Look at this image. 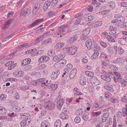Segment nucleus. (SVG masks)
<instances>
[{
	"label": "nucleus",
	"instance_id": "obj_1",
	"mask_svg": "<svg viewBox=\"0 0 127 127\" xmlns=\"http://www.w3.org/2000/svg\"><path fill=\"white\" fill-rule=\"evenodd\" d=\"M102 73L104 74L101 75V77L102 79L109 82L111 81V78L112 77L111 75L105 72L104 71H102Z\"/></svg>",
	"mask_w": 127,
	"mask_h": 127
},
{
	"label": "nucleus",
	"instance_id": "obj_2",
	"mask_svg": "<svg viewBox=\"0 0 127 127\" xmlns=\"http://www.w3.org/2000/svg\"><path fill=\"white\" fill-rule=\"evenodd\" d=\"M31 119L29 118H27L26 119L22 121L20 123V125L22 127L28 126L30 124L31 122Z\"/></svg>",
	"mask_w": 127,
	"mask_h": 127
},
{
	"label": "nucleus",
	"instance_id": "obj_3",
	"mask_svg": "<svg viewBox=\"0 0 127 127\" xmlns=\"http://www.w3.org/2000/svg\"><path fill=\"white\" fill-rule=\"evenodd\" d=\"M90 81L93 87L95 86L99 85L100 83L99 81L97 79L96 77L95 76H94L91 78Z\"/></svg>",
	"mask_w": 127,
	"mask_h": 127
},
{
	"label": "nucleus",
	"instance_id": "obj_4",
	"mask_svg": "<svg viewBox=\"0 0 127 127\" xmlns=\"http://www.w3.org/2000/svg\"><path fill=\"white\" fill-rule=\"evenodd\" d=\"M69 27V26L67 25H64L61 26L59 29V32L61 33L65 32L67 30V32H68V29Z\"/></svg>",
	"mask_w": 127,
	"mask_h": 127
},
{
	"label": "nucleus",
	"instance_id": "obj_5",
	"mask_svg": "<svg viewBox=\"0 0 127 127\" xmlns=\"http://www.w3.org/2000/svg\"><path fill=\"white\" fill-rule=\"evenodd\" d=\"M60 73V71L57 70L54 71L52 73L51 77L52 79H55L58 77Z\"/></svg>",
	"mask_w": 127,
	"mask_h": 127
},
{
	"label": "nucleus",
	"instance_id": "obj_6",
	"mask_svg": "<svg viewBox=\"0 0 127 127\" xmlns=\"http://www.w3.org/2000/svg\"><path fill=\"white\" fill-rule=\"evenodd\" d=\"M46 79L44 78H39L37 79V81L32 82V83L34 85H39L40 84L43 83V82L45 81Z\"/></svg>",
	"mask_w": 127,
	"mask_h": 127
},
{
	"label": "nucleus",
	"instance_id": "obj_7",
	"mask_svg": "<svg viewBox=\"0 0 127 127\" xmlns=\"http://www.w3.org/2000/svg\"><path fill=\"white\" fill-rule=\"evenodd\" d=\"M50 59V58L49 57L45 55L42 56L38 60V61L39 62L43 63L46 62L48 61Z\"/></svg>",
	"mask_w": 127,
	"mask_h": 127
},
{
	"label": "nucleus",
	"instance_id": "obj_8",
	"mask_svg": "<svg viewBox=\"0 0 127 127\" xmlns=\"http://www.w3.org/2000/svg\"><path fill=\"white\" fill-rule=\"evenodd\" d=\"M31 9L30 8H29L27 9H24L21 12V14L23 17L29 15L31 13Z\"/></svg>",
	"mask_w": 127,
	"mask_h": 127
},
{
	"label": "nucleus",
	"instance_id": "obj_9",
	"mask_svg": "<svg viewBox=\"0 0 127 127\" xmlns=\"http://www.w3.org/2000/svg\"><path fill=\"white\" fill-rule=\"evenodd\" d=\"M13 20L11 19L6 22L2 26V27L3 29L5 30L11 25V24L13 22Z\"/></svg>",
	"mask_w": 127,
	"mask_h": 127
},
{
	"label": "nucleus",
	"instance_id": "obj_10",
	"mask_svg": "<svg viewBox=\"0 0 127 127\" xmlns=\"http://www.w3.org/2000/svg\"><path fill=\"white\" fill-rule=\"evenodd\" d=\"M64 100L63 99L61 98L59 100H57V106L58 109H61L63 105V102Z\"/></svg>",
	"mask_w": 127,
	"mask_h": 127
},
{
	"label": "nucleus",
	"instance_id": "obj_11",
	"mask_svg": "<svg viewBox=\"0 0 127 127\" xmlns=\"http://www.w3.org/2000/svg\"><path fill=\"white\" fill-rule=\"evenodd\" d=\"M50 6H51L50 1L49 0H48L45 2L43 4V8L44 11H46L48 9V7Z\"/></svg>",
	"mask_w": 127,
	"mask_h": 127
},
{
	"label": "nucleus",
	"instance_id": "obj_12",
	"mask_svg": "<svg viewBox=\"0 0 127 127\" xmlns=\"http://www.w3.org/2000/svg\"><path fill=\"white\" fill-rule=\"evenodd\" d=\"M116 27L114 28L113 26H110L109 28V33L110 35H113L115 34L116 32Z\"/></svg>",
	"mask_w": 127,
	"mask_h": 127
},
{
	"label": "nucleus",
	"instance_id": "obj_13",
	"mask_svg": "<svg viewBox=\"0 0 127 127\" xmlns=\"http://www.w3.org/2000/svg\"><path fill=\"white\" fill-rule=\"evenodd\" d=\"M114 18L117 19L118 22H120L121 23H123L125 21V18L123 16L118 14L114 16Z\"/></svg>",
	"mask_w": 127,
	"mask_h": 127
},
{
	"label": "nucleus",
	"instance_id": "obj_14",
	"mask_svg": "<svg viewBox=\"0 0 127 127\" xmlns=\"http://www.w3.org/2000/svg\"><path fill=\"white\" fill-rule=\"evenodd\" d=\"M103 87L104 88L110 92H113L114 91V89L112 85L105 84L104 85Z\"/></svg>",
	"mask_w": 127,
	"mask_h": 127
},
{
	"label": "nucleus",
	"instance_id": "obj_15",
	"mask_svg": "<svg viewBox=\"0 0 127 127\" xmlns=\"http://www.w3.org/2000/svg\"><path fill=\"white\" fill-rule=\"evenodd\" d=\"M68 50V52L70 55H73L75 53L77 50L76 47L75 46L69 47L67 49Z\"/></svg>",
	"mask_w": 127,
	"mask_h": 127
},
{
	"label": "nucleus",
	"instance_id": "obj_16",
	"mask_svg": "<svg viewBox=\"0 0 127 127\" xmlns=\"http://www.w3.org/2000/svg\"><path fill=\"white\" fill-rule=\"evenodd\" d=\"M93 106L94 110H97L98 109L102 108L103 105L101 104L96 103H94Z\"/></svg>",
	"mask_w": 127,
	"mask_h": 127
},
{
	"label": "nucleus",
	"instance_id": "obj_17",
	"mask_svg": "<svg viewBox=\"0 0 127 127\" xmlns=\"http://www.w3.org/2000/svg\"><path fill=\"white\" fill-rule=\"evenodd\" d=\"M76 72L77 69L75 68H73L71 70L70 75H69V78L70 79L73 78L75 76Z\"/></svg>",
	"mask_w": 127,
	"mask_h": 127
},
{
	"label": "nucleus",
	"instance_id": "obj_18",
	"mask_svg": "<svg viewBox=\"0 0 127 127\" xmlns=\"http://www.w3.org/2000/svg\"><path fill=\"white\" fill-rule=\"evenodd\" d=\"M86 45L87 48L90 49L92 47V42L91 39H88L86 42Z\"/></svg>",
	"mask_w": 127,
	"mask_h": 127
},
{
	"label": "nucleus",
	"instance_id": "obj_19",
	"mask_svg": "<svg viewBox=\"0 0 127 127\" xmlns=\"http://www.w3.org/2000/svg\"><path fill=\"white\" fill-rule=\"evenodd\" d=\"M78 37L77 35H74L73 37L68 40V42L70 43H72L77 39Z\"/></svg>",
	"mask_w": 127,
	"mask_h": 127
},
{
	"label": "nucleus",
	"instance_id": "obj_20",
	"mask_svg": "<svg viewBox=\"0 0 127 127\" xmlns=\"http://www.w3.org/2000/svg\"><path fill=\"white\" fill-rule=\"evenodd\" d=\"M31 60L30 58L26 59H24L23 62L22 63V65L24 66L26 65L31 63Z\"/></svg>",
	"mask_w": 127,
	"mask_h": 127
},
{
	"label": "nucleus",
	"instance_id": "obj_21",
	"mask_svg": "<svg viewBox=\"0 0 127 127\" xmlns=\"http://www.w3.org/2000/svg\"><path fill=\"white\" fill-rule=\"evenodd\" d=\"M91 3L93 5L96 7H99L101 5L100 3L96 0H92Z\"/></svg>",
	"mask_w": 127,
	"mask_h": 127
},
{
	"label": "nucleus",
	"instance_id": "obj_22",
	"mask_svg": "<svg viewBox=\"0 0 127 127\" xmlns=\"http://www.w3.org/2000/svg\"><path fill=\"white\" fill-rule=\"evenodd\" d=\"M106 38L108 42L111 43H114L115 41V40L113 37L110 35H107Z\"/></svg>",
	"mask_w": 127,
	"mask_h": 127
},
{
	"label": "nucleus",
	"instance_id": "obj_23",
	"mask_svg": "<svg viewBox=\"0 0 127 127\" xmlns=\"http://www.w3.org/2000/svg\"><path fill=\"white\" fill-rule=\"evenodd\" d=\"M49 32H47L44 33L42 35H41L39 37H37L36 38V40L39 41L40 40V39L45 38L48 35V34Z\"/></svg>",
	"mask_w": 127,
	"mask_h": 127
},
{
	"label": "nucleus",
	"instance_id": "obj_24",
	"mask_svg": "<svg viewBox=\"0 0 127 127\" xmlns=\"http://www.w3.org/2000/svg\"><path fill=\"white\" fill-rule=\"evenodd\" d=\"M50 125V123L45 121L42 122L41 125V127H49Z\"/></svg>",
	"mask_w": 127,
	"mask_h": 127
},
{
	"label": "nucleus",
	"instance_id": "obj_25",
	"mask_svg": "<svg viewBox=\"0 0 127 127\" xmlns=\"http://www.w3.org/2000/svg\"><path fill=\"white\" fill-rule=\"evenodd\" d=\"M24 72L21 71H16L13 73V74L15 75L18 77H21L24 74Z\"/></svg>",
	"mask_w": 127,
	"mask_h": 127
},
{
	"label": "nucleus",
	"instance_id": "obj_26",
	"mask_svg": "<svg viewBox=\"0 0 127 127\" xmlns=\"http://www.w3.org/2000/svg\"><path fill=\"white\" fill-rule=\"evenodd\" d=\"M86 78L84 76H82L81 77L80 81V84L82 86L85 85L86 84Z\"/></svg>",
	"mask_w": 127,
	"mask_h": 127
},
{
	"label": "nucleus",
	"instance_id": "obj_27",
	"mask_svg": "<svg viewBox=\"0 0 127 127\" xmlns=\"http://www.w3.org/2000/svg\"><path fill=\"white\" fill-rule=\"evenodd\" d=\"M45 104L46 105V107H48L50 109L53 110L54 108L55 105L53 103H45Z\"/></svg>",
	"mask_w": 127,
	"mask_h": 127
},
{
	"label": "nucleus",
	"instance_id": "obj_28",
	"mask_svg": "<svg viewBox=\"0 0 127 127\" xmlns=\"http://www.w3.org/2000/svg\"><path fill=\"white\" fill-rule=\"evenodd\" d=\"M61 121L59 119H58L55 123L54 127H61Z\"/></svg>",
	"mask_w": 127,
	"mask_h": 127
},
{
	"label": "nucleus",
	"instance_id": "obj_29",
	"mask_svg": "<svg viewBox=\"0 0 127 127\" xmlns=\"http://www.w3.org/2000/svg\"><path fill=\"white\" fill-rule=\"evenodd\" d=\"M99 53L98 52V51L97 50H94V53L92 56V58L94 59H96Z\"/></svg>",
	"mask_w": 127,
	"mask_h": 127
},
{
	"label": "nucleus",
	"instance_id": "obj_30",
	"mask_svg": "<svg viewBox=\"0 0 127 127\" xmlns=\"http://www.w3.org/2000/svg\"><path fill=\"white\" fill-rule=\"evenodd\" d=\"M31 51V52L30 50L26 52V53L28 54V53H29L30 51L32 53L31 54H32V56H34L35 55L37 56V54H36V53L37 52V49H33Z\"/></svg>",
	"mask_w": 127,
	"mask_h": 127
},
{
	"label": "nucleus",
	"instance_id": "obj_31",
	"mask_svg": "<svg viewBox=\"0 0 127 127\" xmlns=\"http://www.w3.org/2000/svg\"><path fill=\"white\" fill-rule=\"evenodd\" d=\"M69 72L68 69L67 68H64V69L62 71V73L63 74L62 76L63 77H65L67 76Z\"/></svg>",
	"mask_w": 127,
	"mask_h": 127
},
{
	"label": "nucleus",
	"instance_id": "obj_32",
	"mask_svg": "<svg viewBox=\"0 0 127 127\" xmlns=\"http://www.w3.org/2000/svg\"><path fill=\"white\" fill-rule=\"evenodd\" d=\"M124 62L123 60L121 58H118L116 60V63H117L118 64L120 65L122 64Z\"/></svg>",
	"mask_w": 127,
	"mask_h": 127
},
{
	"label": "nucleus",
	"instance_id": "obj_33",
	"mask_svg": "<svg viewBox=\"0 0 127 127\" xmlns=\"http://www.w3.org/2000/svg\"><path fill=\"white\" fill-rule=\"evenodd\" d=\"M60 117L62 119L64 120H67L68 118V116L66 114L63 113L60 115Z\"/></svg>",
	"mask_w": 127,
	"mask_h": 127
},
{
	"label": "nucleus",
	"instance_id": "obj_34",
	"mask_svg": "<svg viewBox=\"0 0 127 127\" xmlns=\"http://www.w3.org/2000/svg\"><path fill=\"white\" fill-rule=\"evenodd\" d=\"M122 115V113L121 112L118 111L116 113V116L117 121L119 120L121 118Z\"/></svg>",
	"mask_w": 127,
	"mask_h": 127
},
{
	"label": "nucleus",
	"instance_id": "obj_35",
	"mask_svg": "<svg viewBox=\"0 0 127 127\" xmlns=\"http://www.w3.org/2000/svg\"><path fill=\"white\" fill-rule=\"evenodd\" d=\"M52 42V39L51 38H48L47 39L43 41L41 44L43 45L44 44H48L51 43Z\"/></svg>",
	"mask_w": 127,
	"mask_h": 127
},
{
	"label": "nucleus",
	"instance_id": "obj_36",
	"mask_svg": "<svg viewBox=\"0 0 127 127\" xmlns=\"http://www.w3.org/2000/svg\"><path fill=\"white\" fill-rule=\"evenodd\" d=\"M98 43L103 48H106L108 46V45L106 43L102 41H99Z\"/></svg>",
	"mask_w": 127,
	"mask_h": 127
},
{
	"label": "nucleus",
	"instance_id": "obj_37",
	"mask_svg": "<svg viewBox=\"0 0 127 127\" xmlns=\"http://www.w3.org/2000/svg\"><path fill=\"white\" fill-rule=\"evenodd\" d=\"M104 111L106 112H108V113H110L112 114L113 113L114 111L113 110L112 107H108L107 108L105 109L104 110H103V111Z\"/></svg>",
	"mask_w": 127,
	"mask_h": 127
},
{
	"label": "nucleus",
	"instance_id": "obj_38",
	"mask_svg": "<svg viewBox=\"0 0 127 127\" xmlns=\"http://www.w3.org/2000/svg\"><path fill=\"white\" fill-rule=\"evenodd\" d=\"M64 43H57L55 46V47L57 49H60L63 47L64 46Z\"/></svg>",
	"mask_w": 127,
	"mask_h": 127
},
{
	"label": "nucleus",
	"instance_id": "obj_39",
	"mask_svg": "<svg viewBox=\"0 0 127 127\" xmlns=\"http://www.w3.org/2000/svg\"><path fill=\"white\" fill-rule=\"evenodd\" d=\"M102 22L100 21H97L93 23L92 24L94 26L97 27L101 26L102 24Z\"/></svg>",
	"mask_w": 127,
	"mask_h": 127
},
{
	"label": "nucleus",
	"instance_id": "obj_40",
	"mask_svg": "<svg viewBox=\"0 0 127 127\" xmlns=\"http://www.w3.org/2000/svg\"><path fill=\"white\" fill-rule=\"evenodd\" d=\"M7 95L5 94H2L0 95V99L1 101H5L6 100Z\"/></svg>",
	"mask_w": 127,
	"mask_h": 127
},
{
	"label": "nucleus",
	"instance_id": "obj_41",
	"mask_svg": "<svg viewBox=\"0 0 127 127\" xmlns=\"http://www.w3.org/2000/svg\"><path fill=\"white\" fill-rule=\"evenodd\" d=\"M95 17L94 16L90 15L85 18V19L86 21H91L92 20H94Z\"/></svg>",
	"mask_w": 127,
	"mask_h": 127
},
{
	"label": "nucleus",
	"instance_id": "obj_42",
	"mask_svg": "<svg viewBox=\"0 0 127 127\" xmlns=\"http://www.w3.org/2000/svg\"><path fill=\"white\" fill-rule=\"evenodd\" d=\"M31 45L27 43H25L23 44H21L19 45V47L20 48H27L31 46Z\"/></svg>",
	"mask_w": 127,
	"mask_h": 127
},
{
	"label": "nucleus",
	"instance_id": "obj_43",
	"mask_svg": "<svg viewBox=\"0 0 127 127\" xmlns=\"http://www.w3.org/2000/svg\"><path fill=\"white\" fill-rule=\"evenodd\" d=\"M105 97L106 98L109 99L112 96L111 94L108 92H106L104 94Z\"/></svg>",
	"mask_w": 127,
	"mask_h": 127
},
{
	"label": "nucleus",
	"instance_id": "obj_44",
	"mask_svg": "<svg viewBox=\"0 0 127 127\" xmlns=\"http://www.w3.org/2000/svg\"><path fill=\"white\" fill-rule=\"evenodd\" d=\"M58 85L56 84H50V87L51 89L53 90H55L58 87Z\"/></svg>",
	"mask_w": 127,
	"mask_h": 127
},
{
	"label": "nucleus",
	"instance_id": "obj_45",
	"mask_svg": "<svg viewBox=\"0 0 127 127\" xmlns=\"http://www.w3.org/2000/svg\"><path fill=\"white\" fill-rule=\"evenodd\" d=\"M122 111L123 113V116H126V119H127V109L125 108H123L122 109Z\"/></svg>",
	"mask_w": 127,
	"mask_h": 127
},
{
	"label": "nucleus",
	"instance_id": "obj_46",
	"mask_svg": "<svg viewBox=\"0 0 127 127\" xmlns=\"http://www.w3.org/2000/svg\"><path fill=\"white\" fill-rule=\"evenodd\" d=\"M17 52V50H15L13 51V52L10 54L9 55L10 57L9 58L10 59H11L13 57L15 56H16L18 54H16Z\"/></svg>",
	"mask_w": 127,
	"mask_h": 127
},
{
	"label": "nucleus",
	"instance_id": "obj_47",
	"mask_svg": "<svg viewBox=\"0 0 127 127\" xmlns=\"http://www.w3.org/2000/svg\"><path fill=\"white\" fill-rule=\"evenodd\" d=\"M114 74L117 78V79H122L121 75L119 73L116 71H114Z\"/></svg>",
	"mask_w": 127,
	"mask_h": 127
},
{
	"label": "nucleus",
	"instance_id": "obj_48",
	"mask_svg": "<svg viewBox=\"0 0 127 127\" xmlns=\"http://www.w3.org/2000/svg\"><path fill=\"white\" fill-rule=\"evenodd\" d=\"M6 111L4 107L0 106V113L2 114H4L6 113Z\"/></svg>",
	"mask_w": 127,
	"mask_h": 127
},
{
	"label": "nucleus",
	"instance_id": "obj_49",
	"mask_svg": "<svg viewBox=\"0 0 127 127\" xmlns=\"http://www.w3.org/2000/svg\"><path fill=\"white\" fill-rule=\"evenodd\" d=\"M48 54L49 56H52L55 55V52L53 50H50L48 51Z\"/></svg>",
	"mask_w": 127,
	"mask_h": 127
},
{
	"label": "nucleus",
	"instance_id": "obj_50",
	"mask_svg": "<svg viewBox=\"0 0 127 127\" xmlns=\"http://www.w3.org/2000/svg\"><path fill=\"white\" fill-rule=\"evenodd\" d=\"M94 47L95 49L99 51H101L102 50V49L101 47L98 44H95L94 45Z\"/></svg>",
	"mask_w": 127,
	"mask_h": 127
},
{
	"label": "nucleus",
	"instance_id": "obj_51",
	"mask_svg": "<svg viewBox=\"0 0 127 127\" xmlns=\"http://www.w3.org/2000/svg\"><path fill=\"white\" fill-rule=\"evenodd\" d=\"M101 111H97L95 112H92V114L95 116H99L101 114Z\"/></svg>",
	"mask_w": 127,
	"mask_h": 127
},
{
	"label": "nucleus",
	"instance_id": "obj_52",
	"mask_svg": "<svg viewBox=\"0 0 127 127\" xmlns=\"http://www.w3.org/2000/svg\"><path fill=\"white\" fill-rule=\"evenodd\" d=\"M41 6V3L37 2L36 3L34 6V8L36 9L39 10V9Z\"/></svg>",
	"mask_w": 127,
	"mask_h": 127
},
{
	"label": "nucleus",
	"instance_id": "obj_53",
	"mask_svg": "<svg viewBox=\"0 0 127 127\" xmlns=\"http://www.w3.org/2000/svg\"><path fill=\"white\" fill-rule=\"evenodd\" d=\"M30 75L32 76H34L36 77H37V75H38V76H40V74L39 72H33L30 73Z\"/></svg>",
	"mask_w": 127,
	"mask_h": 127
},
{
	"label": "nucleus",
	"instance_id": "obj_54",
	"mask_svg": "<svg viewBox=\"0 0 127 127\" xmlns=\"http://www.w3.org/2000/svg\"><path fill=\"white\" fill-rule=\"evenodd\" d=\"M90 29V28H87L83 32L84 33V34L85 35H87L89 33Z\"/></svg>",
	"mask_w": 127,
	"mask_h": 127
},
{
	"label": "nucleus",
	"instance_id": "obj_55",
	"mask_svg": "<svg viewBox=\"0 0 127 127\" xmlns=\"http://www.w3.org/2000/svg\"><path fill=\"white\" fill-rule=\"evenodd\" d=\"M118 51L119 54L120 55L122 54L124 52V49L121 47H119L118 48Z\"/></svg>",
	"mask_w": 127,
	"mask_h": 127
},
{
	"label": "nucleus",
	"instance_id": "obj_56",
	"mask_svg": "<svg viewBox=\"0 0 127 127\" xmlns=\"http://www.w3.org/2000/svg\"><path fill=\"white\" fill-rule=\"evenodd\" d=\"M58 2V0H52L50 1V2L51 4V6H53L56 4Z\"/></svg>",
	"mask_w": 127,
	"mask_h": 127
},
{
	"label": "nucleus",
	"instance_id": "obj_57",
	"mask_svg": "<svg viewBox=\"0 0 127 127\" xmlns=\"http://www.w3.org/2000/svg\"><path fill=\"white\" fill-rule=\"evenodd\" d=\"M121 82L122 86H125L127 84V82L124 79H121Z\"/></svg>",
	"mask_w": 127,
	"mask_h": 127
},
{
	"label": "nucleus",
	"instance_id": "obj_58",
	"mask_svg": "<svg viewBox=\"0 0 127 127\" xmlns=\"http://www.w3.org/2000/svg\"><path fill=\"white\" fill-rule=\"evenodd\" d=\"M18 102L17 101H14L12 102V106L13 108L16 107L17 106H18Z\"/></svg>",
	"mask_w": 127,
	"mask_h": 127
},
{
	"label": "nucleus",
	"instance_id": "obj_59",
	"mask_svg": "<svg viewBox=\"0 0 127 127\" xmlns=\"http://www.w3.org/2000/svg\"><path fill=\"white\" fill-rule=\"evenodd\" d=\"M85 73L89 77L93 76L94 75L93 73L88 71H86Z\"/></svg>",
	"mask_w": 127,
	"mask_h": 127
},
{
	"label": "nucleus",
	"instance_id": "obj_60",
	"mask_svg": "<svg viewBox=\"0 0 127 127\" xmlns=\"http://www.w3.org/2000/svg\"><path fill=\"white\" fill-rule=\"evenodd\" d=\"M83 14L81 12L79 13L78 14H76V15L74 16V17L75 18H80L81 17L83 16Z\"/></svg>",
	"mask_w": 127,
	"mask_h": 127
},
{
	"label": "nucleus",
	"instance_id": "obj_61",
	"mask_svg": "<svg viewBox=\"0 0 127 127\" xmlns=\"http://www.w3.org/2000/svg\"><path fill=\"white\" fill-rule=\"evenodd\" d=\"M77 113L79 114V115H82V116L84 115V113H83L82 110V109L80 108L77 111Z\"/></svg>",
	"mask_w": 127,
	"mask_h": 127
},
{
	"label": "nucleus",
	"instance_id": "obj_62",
	"mask_svg": "<svg viewBox=\"0 0 127 127\" xmlns=\"http://www.w3.org/2000/svg\"><path fill=\"white\" fill-rule=\"evenodd\" d=\"M121 101L123 102H127V94L124 96L121 99Z\"/></svg>",
	"mask_w": 127,
	"mask_h": 127
},
{
	"label": "nucleus",
	"instance_id": "obj_63",
	"mask_svg": "<svg viewBox=\"0 0 127 127\" xmlns=\"http://www.w3.org/2000/svg\"><path fill=\"white\" fill-rule=\"evenodd\" d=\"M110 7L111 8H113L115 7V3L113 1H112L109 3Z\"/></svg>",
	"mask_w": 127,
	"mask_h": 127
},
{
	"label": "nucleus",
	"instance_id": "obj_64",
	"mask_svg": "<svg viewBox=\"0 0 127 127\" xmlns=\"http://www.w3.org/2000/svg\"><path fill=\"white\" fill-rule=\"evenodd\" d=\"M53 62H59L60 61V60L59 59V58L58 57V56H56L53 57Z\"/></svg>",
	"mask_w": 127,
	"mask_h": 127
}]
</instances>
